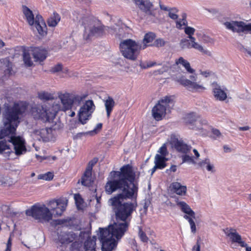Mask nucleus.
I'll return each instance as SVG.
<instances>
[{"mask_svg":"<svg viewBox=\"0 0 251 251\" xmlns=\"http://www.w3.org/2000/svg\"><path fill=\"white\" fill-rule=\"evenodd\" d=\"M139 236L142 242L146 243L148 242L149 238L145 232L143 231L141 228H140L139 231Z\"/></svg>","mask_w":251,"mask_h":251,"instance_id":"09e8293b","label":"nucleus"},{"mask_svg":"<svg viewBox=\"0 0 251 251\" xmlns=\"http://www.w3.org/2000/svg\"><path fill=\"white\" fill-rule=\"evenodd\" d=\"M158 152L160 153V155H161V156H165V157H166V155L168 154V151L165 144L159 148Z\"/></svg>","mask_w":251,"mask_h":251,"instance_id":"3c124183","label":"nucleus"},{"mask_svg":"<svg viewBox=\"0 0 251 251\" xmlns=\"http://www.w3.org/2000/svg\"><path fill=\"white\" fill-rule=\"evenodd\" d=\"M213 93L215 98L217 100L223 101L227 98L226 93L222 90L221 87L218 85L213 89Z\"/></svg>","mask_w":251,"mask_h":251,"instance_id":"393cba45","label":"nucleus"},{"mask_svg":"<svg viewBox=\"0 0 251 251\" xmlns=\"http://www.w3.org/2000/svg\"><path fill=\"white\" fill-rule=\"evenodd\" d=\"M62 69V65L61 64H58L55 65L51 69V71L52 73H56L61 71Z\"/></svg>","mask_w":251,"mask_h":251,"instance_id":"864d4df0","label":"nucleus"},{"mask_svg":"<svg viewBox=\"0 0 251 251\" xmlns=\"http://www.w3.org/2000/svg\"><path fill=\"white\" fill-rule=\"evenodd\" d=\"M199 117V116H198L195 113L191 112L185 115L184 119L187 124L192 125L197 121Z\"/></svg>","mask_w":251,"mask_h":251,"instance_id":"f704fd0d","label":"nucleus"},{"mask_svg":"<svg viewBox=\"0 0 251 251\" xmlns=\"http://www.w3.org/2000/svg\"><path fill=\"white\" fill-rule=\"evenodd\" d=\"M55 204L56 207L52 208L53 213L54 216H61L66 210L67 200L64 198H60L56 200H52L50 201V204Z\"/></svg>","mask_w":251,"mask_h":251,"instance_id":"dca6fc26","label":"nucleus"},{"mask_svg":"<svg viewBox=\"0 0 251 251\" xmlns=\"http://www.w3.org/2000/svg\"><path fill=\"white\" fill-rule=\"evenodd\" d=\"M172 97L171 96L163 97L153 107L152 116L155 120L159 121L162 120L166 115L167 108L174 105V102Z\"/></svg>","mask_w":251,"mask_h":251,"instance_id":"423d86ee","label":"nucleus"},{"mask_svg":"<svg viewBox=\"0 0 251 251\" xmlns=\"http://www.w3.org/2000/svg\"><path fill=\"white\" fill-rule=\"evenodd\" d=\"M61 17L59 14L54 12L47 20V23L50 27H55L60 22Z\"/></svg>","mask_w":251,"mask_h":251,"instance_id":"c756f323","label":"nucleus"},{"mask_svg":"<svg viewBox=\"0 0 251 251\" xmlns=\"http://www.w3.org/2000/svg\"><path fill=\"white\" fill-rule=\"evenodd\" d=\"M177 82L187 88L190 91L200 92L204 91L205 88L201 85H200L195 82H193L184 77H181L177 79Z\"/></svg>","mask_w":251,"mask_h":251,"instance_id":"4468645a","label":"nucleus"},{"mask_svg":"<svg viewBox=\"0 0 251 251\" xmlns=\"http://www.w3.org/2000/svg\"><path fill=\"white\" fill-rule=\"evenodd\" d=\"M212 133L215 136V138L221 136V133L218 129L212 128L211 129Z\"/></svg>","mask_w":251,"mask_h":251,"instance_id":"13d9d810","label":"nucleus"},{"mask_svg":"<svg viewBox=\"0 0 251 251\" xmlns=\"http://www.w3.org/2000/svg\"><path fill=\"white\" fill-rule=\"evenodd\" d=\"M250 129V127L248 126H241L239 127V129L240 131H246Z\"/></svg>","mask_w":251,"mask_h":251,"instance_id":"338daca9","label":"nucleus"},{"mask_svg":"<svg viewBox=\"0 0 251 251\" xmlns=\"http://www.w3.org/2000/svg\"><path fill=\"white\" fill-rule=\"evenodd\" d=\"M184 218L187 220L190 225L191 230L193 233H195L196 231V226L195 223L193 220V218L190 217L188 216L185 215Z\"/></svg>","mask_w":251,"mask_h":251,"instance_id":"a18cd8bd","label":"nucleus"},{"mask_svg":"<svg viewBox=\"0 0 251 251\" xmlns=\"http://www.w3.org/2000/svg\"><path fill=\"white\" fill-rule=\"evenodd\" d=\"M182 18L179 19L176 21V27L178 29H183V25H187V21L186 20V14L185 13L183 14L182 15Z\"/></svg>","mask_w":251,"mask_h":251,"instance_id":"a19ab883","label":"nucleus"},{"mask_svg":"<svg viewBox=\"0 0 251 251\" xmlns=\"http://www.w3.org/2000/svg\"><path fill=\"white\" fill-rule=\"evenodd\" d=\"M151 204V202L149 200H145L144 203L143 204V210L144 212L146 214L148 211V208Z\"/></svg>","mask_w":251,"mask_h":251,"instance_id":"6e6d98bb","label":"nucleus"},{"mask_svg":"<svg viewBox=\"0 0 251 251\" xmlns=\"http://www.w3.org/2000/svg\"><path fill=\"white\" fill-rule=\"evenodd\" d=\"M25 213L26 215L32 216L41 223L48 222L52 217V214L44 205L42 206L33 205L31 209L26 210Z\"/></svg>","mask_w":251,"mask_h":251,"instance_id":"6e6552de","label":"nucleus"},{"mask_svg":"<svg viewBox=\"0 0 251 251\" xmlns=\"http://www.w3.org/2000/svg\"><path fill=\"white\" fill-rule=\"evenodd\" d=\"M54 174H41L38 176L39 179H43L45 180H51L53 179Z\"/></svg>","mask_w":251,"mask_h":251,"instance_id":"49530a36","label":"nucleus"},{"mask_svg":"<svg viewBox=\"0 0 251 251\" xmlns=\"http://www.w3.org/2000/svg\"><path fill=\"white\" fill-rule=\"evenodd\" d=\"M115 101L111 97H108V98L104 101V105L106 111V115L108 118L110 116L111 113L115 106Z\"/></svg>","mask_w":251,"mask_h":251,"instance_id":"7c9ffc66","label":"nucleus"},{"mask_svg":"<svg viewBox=\"0 0 251 251\" xmlns=\"http://www.w3.org/2000/svg\"><path fill=\"white\" fill-rule=\"evenodd\" d=\"M39 99L43 101L52 100L54 99L53 95L46 91H41L38 93Z\"/></svg>","mask_w":251,"mask_h":251,"instance_id":"e433bc0d","label":"nucleus"},{"mask_svg":"<svg viewBox=\"0 0 251 251\" xmlns=\"http://www.w3.org/2000/svg\"><path fill=\"white\" fill-rule=\"evenodd\" d=\"M37 134L44 142H49L53 137L52 129L51 127L43 128L37 131Z\"/></svg>","mask_w":251,"mask_h":251,"instance_id":"b1692460","label":"nucleus"},{"mask_svg":"<svg viewBox=\"0 0 251 251\" xmlns=\"http://www.w3.org/2000/svg\"><path fill=\"white\" fill-rule=\"evenodd\" d=\"M105 34V26L102 25H100L97 26L93 25L89 29L88 31L84 30L83 37L85 40H89L94 37H101Z\"/></svg>","mask_w":251,"mask_h":251,"instance_id":"f8f14e48","label":"nucleus"},{"mask_svg":"<svg viewBox=\"0 0 251 251\" xmlns=\"http://www.w3.org/2000/svg\"><path fill=\"white\" fill-rule=\"evenodd\" d=\"M176 64L177 65L179 64L182 65L189 73L193 74L195 72V70L191 68L189 62L182 57H180L178 59H176Z\"/></svg>","mask_w":251,"mask_h":251,"instance_id":"473e14b6","label":"nucleus"},{"mask_svg":"<svg viewBox=\"0 0 251 251\" xmlns=\"http://www.w3.org/2000/svg\"><path fill=\"white\" fill-rule=\"evenodd\" d=\"M6 150H8L7 152H5L6 153H8V156H9V154L12 152L9 146L7 144L6 141H0V153H3Z\"/></svg>","mask_w":251,"mask_h":251,"instance_id":"ea45409f","label":"nucleus"},{"mask_svg":"<svg viewBox=\"0 0 251 251\" xmlns=\"http://www.w3.org/2000/svg\"><path fill=\"white\" fill-rule=\"evenodd\" d=\"M180 44L181 47L183 48H194L196 50H198L199 51H201L203 54H207L208 55H210V52L206 50H204L201 45L196 42V39L194 40L193 41L192 39H184L181 40Z\"/></svg>","mask_w":251,"mask_h":251,"instance_id":"2eb2a0df","label":"nucleus"},{"mask_svg":"<svg viewBox=\"0 0 251 251\" xmlns=\"http://www.w3.org/2000/svg\"><path fill=\"white\" fill-rule=\"evenodd\" d=\"M11 246H12V241L11 238H9L7 245H6V249L5 250V251H11Z\"/></svg>","mask_w":251,"mask_h":251,"instance_id":"680f3d73","label":"nucleus"},{"mask_svg":"<svg viewBox=\"0 0 251 251\" xmlns=\"http://www.w3.org/2000/svg\"><path fill=\"white\" fill-rule=\"evenodd\" d=\"M141 46L130 39L122 41L120 44V50L124 57L131 60H135L139 53Z\"/></svg>","mask_w":251,"mask_h":251,"instance_id":"39448f33","label":"nucleus"},{"mask_svg":"<svg viewBox=\"0 0 251 251\" xmlns=\"http://www.w3.org/2000/svg\"><path fill=\"white\" fill-rule=\"evenodd\" d=\"M82 21V25H83L84 29L86 30H87V27L89 26L90 25H94V23L95 22L94 21V18L91 16H86L83 17L81 19Z\"/></svg>","mask_w":251,"mask_h":251,"instance_id":"c9c22d12","label":"nucleus"},{"mask_svg":"<svg viewBox=\"0 0 251 251\" xmlns=\"http://www.w3.org/2000/svg\"><path fill=\"white\" fill-rule=\"evenodd\" d=\"M176 171V166L172 165L170 168V171L171 172H175Z\"/></svg>","mask_w":251,"mask_h":251,"instance_id":"774afa93","label":"nucleus"},{"mask_svg":"<svg viewBox=\"0 0 251 251\" xmlns=\"http://www.w3.org/2000/svg\"><path fill=\"white\" fill-rule=\"evenodd\" d=\"M79 247V243L78 242H73L70 247V250L72 251H75L77 250Z\"/></svg>","mask_w":251,"mask_h":251,"instance_id":"4d7b16f0","label":"nucleus"},{"mask_svg":"<svg viewBox=\"0 0 251 251\" xmlns=\"http://www.w3.org/2000/svg\"><path fill=\"white\" fill-rule=\"evenodd\" d=\"M159 6H160V9L166 11H170V9H169L166 6H165V5H164L163 4H161V2H160V3H159Z\"/></svg>","mask_w":251,"mask_h":251,"instance_id":"69168bd1","label":"nucleus"},{"mask_svg":"<svg viewBox=\"0 0 251 251\" xmlns=\"http://www.w3.org/2000/svg\"><path fill=\"white\" fill-rule=\"evenodd\" d=\"M25 104L15 102L12 106L7 105L3 113V118L7 123L19 122V117L22 115L26 110Z\"/></svg>","mask_w":251,"mask_h":251,"instance_id":"0eeeda50","label":"nucleus"},{"mask_svg":"<svg viewBox=\"0 0 251 251\" xmlns=\"http://www.w3.org/2000/svg\"><path fill=\"white\" fill-rule=\"evenodd\" d=\"M200 74L202 75L203 76L205 77H207L209 76L212 74V72L209 70L205 71H200Z\"/></svg>","mask_w":251,"mask_h":251,"instance_id":"bf43d9fd","label":"nucleus"},{"mask_svg":"<svg viewBox=\"0 0 251 251\" xmlns=\"http://www.w3.org/2000/svg\"><path fill=\"white\" fill-rule=\"evenodd\" d=\"M176 204L180 207L181 211L188 214L189 217L195 218L194 211L191 209L190 207L185 202L176 201Z\"/></svg>","mask_w":251,"mask_h":251,"instance_id":"a878e982","label":"nucleus"},{"mask_svg":"<svg viewBox=\"0 0 251 251\" xmlns=\"http://www.w3.org/2000/svg\"><path fill=\"white\" fill-rule=\"evenodd\" d=\"M112 179L105 185L107 194H111L117 190H122L119 194L110 199L117 221L111 226L120 227V225H126L125 232L128 229L132 214L137 206L136 199L138 191V182L135 174H113Z\"/></svg>","mask_w":251,"mask_h":251,"instance_id":"f257e3e1","label":"nucleus"},{"mask_svg":"<svg viewBox=\"0 0 251 251\" xmlns=\"http://www.w3.org/2000/svg\"><path fill=\"white\" fill-rule=\"evenodd\" d=\"M184 31L186 34L188 35V38L190 39H192L193 41L195 40V38L193 36L194 35L195 29L190 26H186L184 28Z\"/></svg>","mask_w":251,"mask_h":251,"instance_id":"c03bdc74","label":"nucleus"},{"mask_svg":"<svg viewBox=\"0 0 251 251\" xmlns=\"http://www.w3.org/2000/svg\"><path fill=\"white\" fill-rule=\"evenodd\" d=\"M226 28L231 30L233 32L238 33L251 31V24H246L242 21H233L232 23H225Z\"/></svg>","mask_w":251,"mask_h":251,"instance_id":"ddd939ff","label":"nucleus"},{"mask_svg":"<svg viewBox=\"0 0 251 251\" xmlns=\"http://www.w3.org/2000/svg\"><path fill=\"white\" fill-rule=\"evenodd\" d=\"M192 251H201V245L199 240L197 241L196 244L193 246Z\"/></svg>","mask_w":251,"mask_h":251,"instance_id":"052dcab7","label":"nucleus"},{"mask_svg":"<svg viewBox=\"0 0 251 251\" xmlns=\"http://www.w3.org/2000/svg\"><path fill=\"white\" fill-rule=\"evenodd\" d=\"M110 173H134L133 170V167L130 164H127L124 165L120 169V172L112 171Z\"/></svg>","mask_w":251,"mask_h":251,"instance_id":"79ce46f5","label":"nucleus"},{"mask_svg":"<svg viewBox=\"0 0 251 251\" xmlns=\"http://www.w3.org/2000/svg\"><path fill=\"white\" fill-rule=\"evenodd\" d=\"M183 162H192L193 161L192 157L188 155H184L183 156Z\"/></svg>","mask_w":251,"mask_h":251,"instance_id":"e2e57ef3","label":"nucleus"},{"mask_svg":"<svg viewBox=\"0 0 251 251\" xmlns=\"http://www.w3.org/2000/svg\"><path fill=\"white\" fill-rule=\"evenodd\" d=\"M200 166L203 168H205L208 172H213L214 166L210 162V160L208 158L200 162Z\"/></svg>","mask_w":251,"mask_h":251,"instance_id":"4c0bfd02","label":"nucleus"},{"mask_svg":"<svg viewBox=\"0 0 251 251\" xmlns=\"http://www.w3.org/2000/svg\"><path fill=\"white\" fill-rule=\"evenodd\" d=\"M171 144L179 152L187 153L191 150V147L184 144L182 141L178 140L177 138L172 139Z\"/></svg>","mask_w":251,"mask_h":251,"instance_id":"412c9836","label":"nucleus"},{"mask_svg":"<svg viewBox=\"0 0 251 251\" xmlns=\"http://www.w3.org/2000/svg\"><path fill=\"white\" fill-rule=\"evenodd\" d=\"M139 8L146 13H150L151 9L153 6L151 2L149 0H141L137 4Z\"/></svg>","mask_w":251,"mask_h":251,"instance_id":"2f4dec72","label":"nucleus"},{"mask_svg":"<svg viewBox=\"0 0 251 251\" xmlns=\"http://www.w3.org/2000/svg\"><path fill=\"white\" fill-rule=\"evenodd\" d=\"M168 16L170 18L173 20H176L178 18V15L171 11L169 12Z\"/></svg>","mask_w":251,"mask_h":251,"instance_id":"0e129e2a","label":"nucleus"},{"mask_svg":"<svg viewBox=\"0 0 251 251\" xmlns=\"http://www.w3.org/2000/svg\"><path fill=\"white\" fill-rule=\"evenodd\" d=\"M23 11L26 21L30 25H34L38 34L39 39L46 37L48 34V28L43 17L37 14L35 18L32 11L26 6H23Z\"/></svg>","mask_w":251,"mask_h":251,"instance_id":"7ed1b4c3","label":"nucleus"},{"mask_svg":"<svg viewBox=\"0 0 251 251\" xmlns=\"http://www.w3.org/2000/svg\"><path fill=\"white\" fill-rule=\"evenodd\" d=\"M8 142L12 144L14 152L17 156L25 153L27 151L26 142L24 138L20 136H10Z\"/></svg>","mask_w":251,"mask_h":251,"instance_id":"9d476101","label":"nucleus"},{"mask_svg":"<svg viewBox=\"0 0 251 251\" xmlns=\"http://www.w3.org/2000/svg\"><path fill=\"white\" fill-rule=\"evenodd\" d=\"M98 157H94L89 161L84 173H92L94 166L98 163Z\"/></svg>","mask_w":251,"mask_h":251,"instance_id":"58836bf2","label":"nucleus"},{"mask_svg":"<svg viewBox=\"0 0 251 251\" xmlns=\"http://www.w3.org/2000/svg\"><path fill=\"white\" fill-rule=\"evenodd\" d=\"M5 174H0V183L4 186H10L13 183V179L7 176H4Z\"/></svg>","mask_w":251,"mask_h":251,"instance_id":"72a5a7b5","label":"nucleus"},{"mask_svg":"<svg viewBox=\"0 0 251 251\" xmlns=\"http://www.w3.org/2000/svg\"><path fill=\"white\" fill-rule=\"evenodd\" d=\"M165 44V41L161 38H158L156 39L152 44V46L156 47H163Z\"/></svg>","mask_w":251,"mask_h":251,"instance_id":"8fccbe9b","label":"nucleus"},{"mask_svg":"<svg viewBox=\"0 0 251 251\" xmlns=\"http://www.w3.org/2000/svg\"><path fill=\"white\" fill-rule=\"evenodd\" d=\"M171 191L179 196H185L187 192V187L182 185L178 182H173L170 185Z\"/></svg>","mask_w":251,"mask_h":251,"instance_id":"aec40b11","label":"nucleus"},{"mask_svg":"<svg viewBox=\"0 0 251 251\" xmlns=\"http://www.w3.org/2000/svg\"><path fill=\"white\" fill-rule=\"evenodd\" d=\"M18 125L16 124L13 125L11 123H5V127L2 129L0 132V137L1 139L5 137L11 136H15L16 129Z\"/></svg>","mask_w":251,"mask_h":251,"instance_id":"a211bd4d","label":"nucleus"},{"mask_svg":"<svg viewBox=\"0 0 251 251\" xmlns=\"http://www.w3.org/2000/svg\"><path fill=\"white\" fill-rule=\"evenodd\" d=\"M60 109V106L58 104H53L50 106L46 104L38 105L33 108L32 113L35 118L45 122H51L54 120Z\"/></svg>","mask_w":251,"mask_h":251,"instance_id":"20e7f679","label":"nucleus"},{"mask_svg":"<svg viewBox=\"0 0 251 251\" xmlns=\"http://www.w3.org/2000/svg\"><path fill=\"white\" fill-rule=\"evenodd\" d=\"M167 160L165 156H161L160 154H156L155 156L154 163L155 166L151 169V173H154L156 169H163L166 167Z\"/></svg>","mask_w":251,"mask_h":251,"instance_id":"5701e85b","label":"nucleus"},{"mask_svg":"<svg viewBox=\"0 0 251 251\" xmlns=\"http://www.w3.org/2000/svg\"><path fill=\"white\" fill-rule=\"evenodd\" d=\"M93 174H83L81 178V184L88 187L91 186L95 179V176Z\"/></svg>","mask_w":251,"mask_h":251,"instance_id":"bb28decb","label":"nucleus"},{"mask_svg":"<svg viewBox=\"0 0 251 251\" xmlns=\"http://www.w3.org/2000/svg\"><path fill=\"white\" fill-rule=\"evenodd\" d=\"M78 237L77 234L73 231L62 232L58 235V241L61 244H68L75 241Z\"/></svg>","mask_w":251,"mask_h":251,"instance_id":"f3484780","label":"nucleus"},{"mask_svg":"<svg viewBox=\"0 0 251 251\" xmlns=\"http://www.w3.org/2000/svg\"><path fill=\"white\" fill-rule=\"evenodd\" d=\"M120 227L116 228L109 225L107 228H99V238L101 243L102 251H112L116 247L117 243L114 238L119 240L124 235L126 225H120Z\"/></svg>","mask_w":251,"mask_h":251,"instance_id":"f03ea898","label":"nucleus"},{"mask_svg":"<svg viewBox=\"0 0 251 251\" xmlns=\"http://www.w3.org/2000/svg\"><path fill=\"white\" fill-rule=\"evenodd\" d=\"M156 65V63L153 61H151L147 63L146 65L144 64H140V66L143 69H147L148 68L152 67Z\"/></svg>","mask_w":251,"mask_h":251,"instance_id":"603ef678","label":"nucleus"},{"mask_svg":"<svg viewBox=\"0 0 251 251\" xmlns=\"http://www.w3.org/2000/svg\"><path fill=\"white\" fill-rule=\"evenodd\" d=\"M32 55L35 61L42 62L45 60L47 57V51L39 47H35L33 50Z\"/></svg>","mask_w":251,"mask_h":251,"instance_id":"4be33fe9","label":"nucleus"},{"mask_svg":"<svg viewBox=\"0 0 251 251\" xmlns=\"http://www.w3.org/2000/svg\"><path fill=\"white\" fill-rule=\"evenodd\" d=\"M12 68L8 67V68L4 71V75L3 77L4 78L9 77L12 74Z\"/></svg>","mask_w":251,"mask_h":251,"instance_id":"5fc2aeb1","label":"nucleus"},{"mask_svg":"<svg viewBox=\"0 0 251 251\" xmlns=\"http://www.w3.org/2000/svg\"><path fill=\"white\" fill-rule=\"evenodd\" d=\"M94 104L92 100H86L85 103L80 107L78 112V119L80 123L84 125L87 123L89 117L93 112V107Z\"/></svg>","mask_w":251,"mask_h":251,"instance_id":"9b49d317","label":"nucleus"},{"mask_svg":"<svg viewBox=\"0 0 251 251\" xmlns=\"http://www.w3.org/2000/svg\"><path fill=\"white\" fill-rule=\"evenodd\" d=\"M23 60L25 64L27 67H31L33 65L30 54L28 52H24L23 53Z\"/></svg>","mask_w":251,"mask_h":251,"instance_id":"37998d69","label":"nucleus"},{"mask_svg":"<svg viewBox=\"0 0 251 251\" xmlns=\"http://www.w3.org/2000/svg\"><path fill=\"white\" fill-rule=\"evenodd\" d=\"M96 236H93L92 238L88 237L84 243L85 251H96Z\"/></svg>","mask_w":251,"mask_h":251,"instance_id":"c85d7f7f","label":"nucleus"},{"mask_svg":"<svg viewBox=\"0 0 251 251\" xmlns=\"http://www.w3.org/2000/svg\"><path fill=\"white\" fill-rule=\"evenodd\" d=\"M226 229L228 230L227 235L230 238L232 242L239 244L242 247L247 246V244L242 240L241 235L237 232L236 229L231 228Z\"/></svg>","mask_w":251,"mask_h":251,"instance_id":"6ab92c4d","label":"nucleus"},{"mask_svg":"<svg viewBox=\"0 0 251 251\" xmlns=\"http://www.w3.org/2000/svg\"><path fill=\"white\" fill-rule=\"evenodd\" d=\"M75 204L79 207L83 203V200L79 194H75L74 196Z\"/></svg>","mask_w":251,"mask_h":251,"instance_id":"de8ad7c7","label":"nucleus"},{"mask_svg":"<svg viewBox=\"0 0 251 251\" xmlns=\"http://www.w3.org/2000/svg\"><path fill=\"white\" fill-rule=\"evenodd\" d=\"M156 37V35L153 32L146 33L144 37L143 49H144L149 46H152V42Z\"/></svg>","mask_w":251,"mask_h":251,"instance_id":"cd10ccee","label":"nucleus"},{"mask_svg":"<svg viewBox=\"0 0 251 251\" xmlns=\"http://www.w3.org/2000/svg\"><path fill=\"white\" fill-rule=\"evenodd\" d=\"M58 97L63 105V110L66 111L71 109L74 103H80L86 96H81L68 92L63 93L60 92L58 93Z\"/></svg>","mask_w":251,"mask_h":251,"instance_id":"1a4fd4ad","label":"nucleus"}]
</instances>
